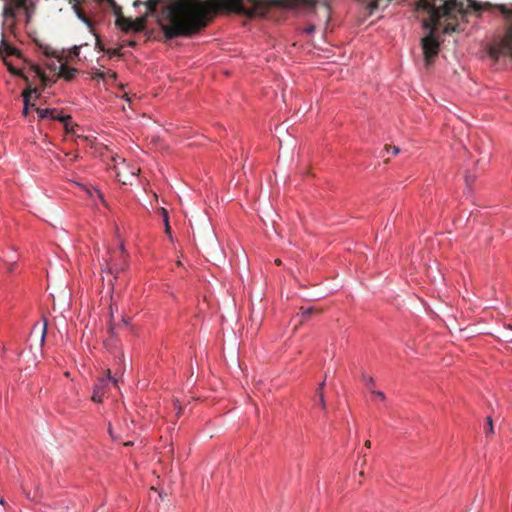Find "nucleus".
<instances>
[{
	"label": "nucleus",
	"mask_w": 512,
	"mask_h": 512,
	"mask_svg": "<svg viewBox=\"0 0 512 512\" xmlns=\"http://www.w3.org/2000/svg\"><path fill=\"white\" fill-rule=\"evenodd\" d=\"M117 15L116 25L125 32H140L144 29L145 20L155 16L167 39L181 36H191L207 24V15L210 12H237L250 14L245 7L244 0H136L133 6H146V12L132 20L120 15V8L113 0H107Z\"/></svg>",
	"instance_id": "f257e3e1"
},
{
	"label": "nucleus",
	"mask_w": 512,
	"mask_h": 512,
	"mask_svg": "<svg viewBox=\"0 0 512 512\" xmlns=\"http://www.w3.org/2000/svg\"><path fill=\"white\" fill-rule=\"evenodd\" d=\"M443 16H439L435 19H430V14H428V18L423 21V27L428 29V35L425 36L421 40V46L424 55V62L426 66H429L434 58L438 55L440 42L438 38L435 36V31L437 29L438 21Z\"/></svg>",
	"instance_id": "f03ea898"
},
{
	"label": "nucleus",
	"mask_w": 512,
	"mask_h": 512,
	"mask_svg": "<svg viewBox=\"0 0 512 512\" xmlns=\"http://www.w3.org/2000/svg\"><path fill=\"white\" fill-rule=\"evenodd\" d=\"M205 238L200 237L199 241L206 256L214 263L224 259L223 251L218 243L216 234L209 222L204 225Z\"/></svg>",
	"instance_id": "7ed1b4c3"
},
{
	"label": "nucleus",
	"mask_w": 512,
	"mask_h": 512,
	"mask_svg": "<svg viewBox=\"0 0 512 512\" xmlns=\"http://www.w3.org/2000/svg\"><path fill=\"white\" fill-rule=\"evenodd\" d=\"M290 8L304 10L307 13L316 11L327 26L330 20V7L326 2L318 0H289Z\"/></svg>",
	"instance_id": "20e7f679"
},
{
	"label": "nucleus",
	"mask_w": 512,
	"mask_h": 512,
	"mask_svg": "<svg viewBox=\"0 0 512 512\" xmlns=\"http://www.w3.org/2000/svg\"><path fill=\"white\" fill-rule=\"evenodd\" d=\"M487 55L494 61L502 58L512 57V28H510L505 36L497 43L490 44L486 47Z\"/></svg>",
	"instance_id": "39448f33"
},
{
	"label": "nucleus",
	"mask_w": 512,
	"mask_h": 512,
	"mask_svg": "<svg viewBox=\"0 0 512 512\" xmlns=\"http://www.w3.org/2000/svg\"><path fill=\"white\" fill-rule=\"evenodd\" d=\"M114 164V169L116 173L117 179L122 184H131L132 180L137 177L139 169L135 166H130L126 163L125 159L116 156L112 158Z\"/></svg>",
	"instance_id": "423d86ee"
},
{
	"label": "nucleus",
	"mask_w": 512,
	"mask_h": 512,
	"mask_svg": "<svg viewBox=\"0 0 512 512\" xmlns=\"http://www.w3.org/2000/svg\"><path fill=\"white\" fill-rule=\"evenodd\" d=\"M46 67L54 72V75L57 77H62L67 81H70L77 70L72 67H68L65 62H63L62 57L58 61L51 60L47 62Z\"/></svg>",
	"instance_id": "0eeeda50"
},
{
	"label": "nucleus",
	"mask_w": 512,
	"mask_h": 512,
	"mask_svg": "<svg viewBox=\"0 0 512 512\" xmlns=\"http://www.w3.org/2000/svg\"><path fill=\"white\" fill-rule=\"evenodd\" d=\"M36 111L39 117L42 119L58 120L63 122L66 130L69 131L67 121L70 119V116L64 115L60 110L56 108H36Z\"/></svg>",
	"instance_id": "6e6552de"
},
{
	"label": "nucleus",
	"mask_w": 512,
	"mask_h": 512,
	"mask_svg": "<svg viewBox=\"0 0 512 512\" xmlns=\"http://www.w3.org/2000/svg\"><path fill=\"white\" fill-rule=\"evenodd\" d=\"M103 261L105 263L102 264V271L107 272L110 274L119 273L121 271H124L127 267V261L125 258H123L119 264H111L106 259L103 258Z\"/></svg>",
	"instance_id": "1a4fd4ad"
},
{
	"label": "nucleus",
	"mask_w": 512,
	"mask_h": 512,
	"mask_svg": "<svg viewBox=\"0 0 512 512\" xmlns=\"http://www.w3.org/2000/svg\"><path fill=\"white\" fill-rule=\"evenodd\" d=\"M23 114L27 115L29 109V103L31 98H38L40 96V92L36 88H28L23 91Z\"/></svg>",
	"instance_id": "9d476101"
},
{
	"label": "nucleus",
	"mask_w": 512,
	"mask_h": 512,
	"mask_svg": "<svg viewBox=\"0 0 512 512\" xmlns=\"http://www.w3.org/2000/svg\"><path fill=\"white\" fill-rule=\"evenodd\" d=\"M47 326H48V321L46 318H43L42 327L38 328L37 326H35L30 334V339L32 340L34 333L36 332V330H38L39 342H40V346H42L44 344V341L46 338Z\"/></svg>",
	"instance_id": "9b49d317"
},
{
	"label": "nucleus",
	"mask_w": 512,
	"mask_h": 512,
	"mask_svg": "<svg viewBox=\"0 0 512 512\" xmlns=\"http://www.w3.org/2000/svg\"><path fill=\"white\" fill-rule=\"evenodd\" d=\"M32 69L35 73V76L41 80L43 85L47 86L55 81L46 75V73L39 66H33Z\"/></svg>",
	"instance_id": "f8f14e48"
},
{
	"label": "nucleus",
	"mask_w": 512,
	"mask_h": 512,
	"mask_svg": "<svg viewBox=\"0 0 512 512\" xmlns=\"http://www.w3.org/2000/svg\"><path fill=\"white\" fill-rule=\"evenodd\" d=\"M40 49L46 57L54 58V61H58L61 58L60 54L48 45L41 46Z\"/></svg>",
	"instance_id": "ddd939ff"
},
{
	"label": "nucleus",
	"mask_w": 512,
	"mask_h": 512,
	"mask_svg": "<svg viewBox=\"0 0 512 512\" xmlns=\"http://www.w3.org/2000/svg\"><path fill=\"white\" fill-rule=\"evenodd\" d=\"M324 386H325V380L320 382L317 387L318 404L323 411L326 410V403H325L324 393H323Z\"/></svg>",
	"instance_id": "4468645a"
},
{
	"label": "nucleus",
	"mask_w": 512,
	"mask_h": 512,
	"mask_svg": "<svg viewBox=\"0 0 512 512\" xmlns=\"http://www.w3.org/2000/svg\"><path fill=\"white\" fill-rule=\"evenodd\" d=\"M109 383L113 384L114 386H117L118 384V379L112 376L110 371H108L107 376L105 378H101L96 385L102 386L103 390L104 387H106Z\"/></svg>",
	"instance_id": "2eb2a0df"
},
{
	"label": "nucleus",
	"mask_w": 512,
	"mask_h": 512,
	"mask_svg": "<svg viewBox=\"0 0 512 512\" xmlns=\"http://www.w3.org/2000/svg\"><path fill=\"white\" fill-rule=\"evenodd\" d=\"M160 211H161V215H162V218H163V223H164V226H165V232L168 235L169 239L171 241H173V238H172V235H171V230H170V225H169L168 211L165 208H161Z\"/></svg>",
	"instance_id": "dca6fc26"
},
{
	"label": "nucleus",
	"mask_w": 512,
	"mask_h": 512,
	"mask_svg": "<svg viewBox=\"0 0 512 512\" xmlns=\"http://www.w3.org/2000/svg\"><path fill=\"white\" fill-rule=\"evenodd\" d=\"M15 55L18 53L17 49L6 43L3 39L0 44V54Z\"/></svg>",
	"instance_id": "f3484780"
},
{
	"label": "nucleus",
	"mask_w": 512,
	"mask_h": 512,
	"mask_svg": "<svg viewBox=\"0 0 512 512\" xmlns=\"http://www.w3.org/2000/svg\"><path fill=\"white\" fill-rule=\"evenodd\" d=\"M2 15H3L4 21L7 22L9 19H14L15 15H16V11L12 7V5L7 4L3 8Z\"/></svg>",
	"instance_id": "a211bd4d"
},
{
	"label": "nucleus",
	"mask_w": 512,
	"mask_h": 512,
	"mask_svg": "<svg viewBox=\"0 0 512 512\" xmlns=\"http://www.w3.org/2000/svg\"><path fill=\"white\" fill-rule=\"evenodd\" d=\"M361 378L370 392L375 390V380L372 376L363 373Z\"/></svg>",
	"instance_id": "6ab92c4d"
},
{
	"label": "nucleus",
	"mask_w": 512,
	"mask_h": 512,
	"mask_svg": "<svg viewBox=\"0 0 512 512\" xmlns=\"http://www.w3.org/2000/svg\"><path fill=\"white\" fill-rule=\"evenodd\" d=\"M113 319H114V309H113V305L111 304L110 305V322L108 325V330L112 337H116L117 331H116V325L113 323Z\"/></svg>",
	"instance_id": "aec40b11"
},
{
	"label": "nucleus",
	"mask_w": 512,
	"mask_h": 512,
	"mask_svg": "<svg viewBox=\"0 0 512 512\" xmlns=\"http://www.w3.org/2000/svg\"><path fill=\"white\" fill-rule=\"evenodd\" d=\"M102 395H103L102 386L95 385L93 388L92 400L94 402L100 403L102 401Z\"/></svg>",
	"instance_id": "412c9836"
},
{
	"label": "nucleus",
	"mask_w": 512,
	"mask_h": 512,
	"mask_svg": "<svg viewBox=\"0 0 512 512\" xmlns=\"http://www.w3.org/2000/svg\"><path fill=\"white\" fill-rule=\"evenodd\" d=\"M73 10L81 22H83L87 26H90V22H89L88 18L81 12V10L79 9V7L76 4L73 5Z\"/></svg>",
	"instance_id": "4be33fe9"
},
{
	"label": "nucleus",
	"mask_w": 512,
	"mask_h": 512,
	"mask_svg": "<svg viewBox=\"0 0 512 512\" xmlns=\"http://www.w3.org/2000/svg\"><path fill=\"white\" fill-rule=\"evenodd\" d=\"M487 427L485 428V435L486 437H489L490 435L494 434V425H493V419L491 416H488L486 418Z\"/></svg>",
	"instance_id": "5701e85b"
},
{
	"label": "nucleus",
	"mask_w": 512,
	"mask_h": 512,
	"mask_svg": "<svg viewBox=\"0 0 512 512\" xmlns=\"http://www.w3.org/2000/svg\"><path fill=\"white\" fill-rule=\"evenodd\" d=\"M91 77L92 78H97V79H100V80H105L106 79V72H105V70L93 68L92 72H91Z\"/></svg>",
	"instance_id": "b1692460"
},
{
	"label": "nucleus",
	"mask_w": 512,
	"mask_h": 512,
	"mask_svg": "<svg viewBox=\"0 0 512 512\" xmlns=\"http://www.w3.org/2000/svg\"><path fill=\"white\" fill-rule=\"evenodd\" d=\"M15 252H16V250L13 247H11V255L2 258V260L6 264H12V265L15 264L17 262V257L15 255Z\"/></svg>",
	"instance_id": "393cba45"
},
{
	"label": "nucleus",
	"mask_w": 512,
	"mask_h": 512,
	"mask_svg": "<svg viewBox=\"0 0 512 512\" xmlns=\"http://www.w3.org/2000/svg\"><path fill=\"white\" fill-rule=\"evenodd\" d=\"M261 315H258V319H252V324L250 326V331H251V334H256L259 327H260V324H261Z\"/></svg>",
	"instance_id": "a878e982"
},
{
	"label": "nucleus",
	"mask_w": 512,
	"mask_h": 512,
	"mask_svg": "<svg viewBox=\"0 0 512 512\" xmlns=\"http://www.w3.org/2000/svg\"><path fill=\"white\" fill-rule=\"evenodd\" d=\"M154 495H157V497L160 499V500H164V498L166 497V493L164 491H160L154 487L151 488V492L149 494V497L150 499H153Z\"/></svg>",
	"instance_id": "bb28decb"
},
{
	"label": "nucleus",
	"mask_w": 512,
	"mask_h": 512,
	"mask_svg": "<svg viewBox=\"0 0 512 512\" xmlns=\"http://www.w3.org/2000/svg\"><path fill=\"white\" fill-rule=\"evenodd\" d=\"M371 393L374 395V397H375V399L377 401H379V402H385L386 401V395H385V393L383 391L375 389Z\"/></svg>",
	"instance_id": "cd10ccee"
},
{
	"label": "nucleus",
	"mask_w": 512,
	"mask_h": 512,
	"mask_svg": "<svg viewBox=\"0 0 512 512\" xmlns=\"http://www.w3.org/2000/svg\"><path fill=\"white\" fill-rule=\"evenodd\" d=\"M87 193L93 197L94 195H96L102 202H105L104 201V198H103V195L101 194V192L97 189V188H92V189H87L86 190Z\"/></svg>",
	"instance_id": "c85d7f7f"
},
{
	"label": "nucleus",
	"mask_w": 512,
	"mask_h": 512,
	"mask_svg": "<svg viewBox=\"0 0 512 512\" xmlns=\"http://www.w3.org/2000/svg\"><path fill=\"white\" fill-rule=\"evenodd\" d=\"M316 29V24L315 23H311L309 24L307 27L304 28L303 32L306 33V34H313L314 31Z\"/></svg>",
	"instance_id": "c756f323"
},
{
	"label": "nucleus",
	"mask_w": 512,
	"mask_h": 512,
	"mask_svg": "<svg viewBox=\"0 0 512 512\" xmlns=\"http://www.w3.org/2000/svg\"><path fill=\"white\" fill-rule=\"evenodd\" d=\"M4 62L5 64L7 65L9 71L14 74V75H20V71L16 68H14L13 66L10 65V63L6 60V58L4 57Z\"/></svg>",
	"instance_id": "7c9ffc66"
},
{
	"label": "nucleus",
	"mask_w": 512,
	"mask_h": 512,
	"mask_svg": "<svg viewBox=\"0 0 512 512\" xmlns=\"http://www.w3.org/2000/svg\"><path fill=\"white\" fill-rule=\"evenodd\" d=\"M10 1H11V4L15 5L18 8L25 7V5H26V0H10Z\"/></svg>",
	"instance_id": "2f4dec72"
},
{
	"label": "nucleus",
	"mask_w": 512,
	"mask_h": 512,
	"mask_svg": "<svg viewBox=\"0 0 512 512\" xmlns=\"http://www.w3.org/2000/svg\"><path fill=\"white\" fill-rule=\"evenodd\" d=\"M67 288V285L66 283L64 282L63 285H62V289L61 291L59 292L64 298H69L70 297V294L67 292L66 290Z\"/></svg>",
	"instance_id": "473e14b6"
},
{
	"label": "nucleus",
	"mask_w": 512,
	"mask_h": 512,
	"mask_svg": "<svg viewBox=\"0 0 512 512\" xmlns=\"http://www.w3.org/2000/svg\"><path fill=\"white\" fill-rule=\"evenodd\" d=\"M82 46H77V45H74L71 49V54L76 56V57H79V54H80V49H81Z\"/></svg>",
	"instance_id": "72a5a7b5"
},
{
	"label": "nucleus",
	"mask_w": 512,
	"mask_h": 512,
	"mask_svg": "<svg viewBox=\"0 0 512 512\" xmlns=\"http://www.w3.org/2000/svg\"><path fill=\"white\" fill-rule=\"evenodd\" d=\"M456 30V28L450 24L446 25L444 28H443V32L445 34H449V33H452Z\"/></svg>",
	"instance_id": "f704fd0d"
},
{
	"label": "nucleus",
	"mask_w": 512,
	"mask_h": 512,
	"mask_svg": "<svg viewBox=\"0 0 512 512\" xmlns=\"http://www.w3.org/2000/svg\"><path fill=\"white\" fill-rule=\"evenodd\" d=\"M106 72V78H110L112 80H115L116 79V73L113 72L112 70H105Z\"/></svg>",
	"instance_id": "c9c22d12"
},
{
	"label": "nucleus",
	"mask_w": 512,
	"mask_h": 512,
	"mask_svg": "<svg viewBox=\"0 0 512 512\" xmlns=\"http://www.w3.org/2000/svg\"><path fill=\"white\" fill-rule=\"evenodd\" d=\"M121 323L125 326H128L130 324V321L125 317H121Z\"/></svg>",
	"instance_id": "e433bc0d"
},
{
	"label": "nucleus",
	"mask_w": 512,
	"mask_h": 512,
	"mask_svg": "<svg viewBox=\"0 0 512 512\" xmlns=\"http://www.w3.org/2000/svg\"><path fill=\"white\" fill-rule=\"evenodd\" d=\"M475 177L474 176H466L465 180L467 182V184H470L474 181Z\"/></svg>",
	"instance_id": "4c0bfd02"
},
{
	"label": "nucleus",
	"mask_w": 512,
	"mask_h": 512,
	"mask_svg": "<svg viewBox=\"0 0 512 512\" xmlns=\"http://www.w3.org/2000/svg\"><path fill=\"white\" fill-rule=\"evenodd\" d=\"M175 402H176V404H178V400L177 399L175 400ZM176 409H177V415H180L182 413V407L177 405Z\"/></svg>",
	"instance_id": "58836bf2"
},
{
	"label": "nucleus",
	"mask_w": 512,
	"mask_h": 512,
	"mask_svg": "<svg viewBox=\"0 0 512 512\" xmlns=\"http://www.w3.org/2000/svg\"><path fill=\"white\" fill-rule=\"evenodd\" d=\"M400 152V149L398 147H393L392 154L397 155Z\"/></svg>",
	"instance_id": "ea45409f"
},
{
	"label": "nucleus",
	"mask_w": 512,
	"mask_h": 512,
	"mask_svg": "<svg viewBox=\"0 0 512 512\" xmlns=\"http://www.w3.org/2000/svg\"><path fill=\"white\" fill-rule=\"evenodd\" d=\"M119 250H120L122 253H125V252H126V248H125V246H124V244H123V243H121V244L119 245Z\"/></svg>",
	"instance_id": "a19ab883"
},
{
	"label": "nucleus",
	"mask_w": 512,
	"mask_h": 512,
	"mask_svg": "<svg viewBox=\"0 0 512 512\" xmlns=\"http://www.w3.org/2000/svg\"><path fill=\"white\" fill-rule=\"evenodd\" d=\"M471 6L474 8V9H478L479 7L477 6L476 2L475 1H471Z\"/></svg>",
	"instance_id": "79ce46f5"
},
{
	"label": "nucleus",
	"mask_w": 512,
	"mask_h": 512,
	"mask_svg": "<svg viewBox=\"0 0 512 512\" xmlns=\"http://www.w3.org/2000/svg\"><path fill=\"white\" fill-rule=\"evenodd\" d=\"M370 445H371L370 441H366V443H365V447H366V448H370Z\"/></svg>",
	"instance_id": "37998d69"
},
{
	"label": "nucleus",
	"mask_w": 512,
	"mask_h": 512,
	"mask_svg": "<svg viewBox=\"0 0 512 512\" xmlns=\"http://www.w3.org/2000/svg\"><path fill=\"white\" fill-rule=\"evenodd\" d=\"M311 312V308L307 309L306 311H304L303 313L304 314H309Z\"/></svg>",
	"instance_id": "c03bdc74"
},
{
	"label": "nucleus",
	"mask_w": 512,
	"mask_h": 512,
	"mask_svg": "<svg viewBox=\"0 0 512 512\" xmlns=\"http://www.w3.org/2000/svg\"><path fill=\"white\" fill-rule=\"evenodd\" d=\"M4 503H5L4 499L3 498L0 499V504L4 505Z\"/></svg>",
	"instance_id": "a18cd8bd"
},
{
	"label": "nucleus",
	"mask_w": 512,
	"mask_h": 512,
	"mask_svg": "<svg viewBox=\"0 0 512 512\" xmlns=\"http://www.w3.org/2000/svg\"><path fill=\"white\" fill-rule=\"evenodd\" d=\"M50 295L54 298L55 297V293L54 292H50Z\"/></svg>",
	"instance_id": "49530a36"
},
{
	"label": "nucleus",
	"mask_w": 512,
	"mask_h": 512,
	"mask_svg": "<svg viewBox=\"0 0 512 512\" xmlns=\"http://www.w3.org/2000/svg\"><path fill=\"white\" fill-rule=\"evenodd\" d=\"M26 14H27V18L29 19L30 18V15L28 13V10H26Z\"/></svg>",
	"instance_id": "de8ad7c7"
},
{
	"label": "nucleus",
	"mask_w": 512,
	"mask_h": 512,
	"mask_svg": "<svg viewBox=\"0 0 512 512\" xmlns=\"http://www.w3.org/2000/svg\"><path fill=\"white\" fill-rule=\"evenodd\" d=\"M47 278L49 279V282L51 283L50 274L47 275Z\"/></svg>",
	"instance_id": "09e8293b"
}]
</instances>
